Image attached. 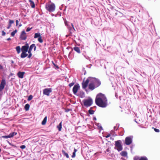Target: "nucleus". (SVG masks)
<instances>
[{
	"instance_id": "f257e3e1",
	"label": "nucleus",
	"mask_w": 160,
	"mask_h": 160,
	"mask_svg": "<svg viewBox=\"0 0 160 160\" xmlns=\"http://www.w3.org/2000/svg\"><path fill=\"white\" fill-rule=\"evenodd\" d=\"M95 103L98 106L104 108L108 105V100L105 95L99 93L96 96L95 98Z\"/></svg>"
},
{
	"instance_id": "f03ea898",
	"label": "nucleus",
	"mask_w": 160,
	"mask_h": 160,
	"mask_svg": "<svg viewBox=\"0 0 160 160\" xmlns=\"http://www.w3.org/2000/svg\"><path fill=\"white\" fill-rule=\"evenodd\" d=\"M101 83V82L99 79L91 77L88 88L90 90H93L100 86Z\"/></svg>"
},
{
	"instance_id": "7ed1b4c3",
	"label": "nucleus",
	"mask_w": 160,
	"mask_h": 160,
	"mask_svg": "<svg viewBox=\"0 0 160 160\" xmlns=\"http://www.w3.org/2000/svg\"><path fill=\"white\" fill-rule=\"evenodd\" d=\"M29 47V45L28 43H27L25 45L22 47L21 50L22 53L21 55V58H23L28 56V54L26 53V52H28Z\"/></svg>"
},
{
	"instance_id": "20e7f679",
	"label": "nucleus",
	"mask_w": 160,
	"mask_h": 160,
	"mask_svg": "<svg viewBox=\"0 0 160 160\" xmlns=\"http://www.w3.org/2000/svg\"><path fill=\"white\" fill-rule=\"evenodd\" d=\"M115 149H117L118 152L121 151L123 149L121 141L120 140L115 141Z\"/></svg>"
},
{
	"instance_id": "39448f33",
	"label": "nucleus",
	"mask_w": 160,
	"mask_h": 160,
	"mask_svg": "<svg viewBox=\"0 0 160 160\" xmlns=\"http://www.w3.org/2000/svg\"><path fill=\"white\" fill-rule=\"evenodd\" d=\"M82 102L84 106L87 107L90 106L92 104V100L91 98L84 100H83Z\"/></svg>"
},
{
	"instance_id": "423d86ee",
	"label": "nucleus",
	"mask_w": 160,
	"mask_h": 160,
	"mask_svg": "<svg viewBox=\"0 0 160 160\" xmlns=\"http://www.w3.org/2000/svg\"><path fill=\"white\" fill-rule=\"evenodd\" d=\"M90 78L91 77H89L85 81L83 80L82 82V88L85 89L86 91V88H87L89 82H90Z\"/></svg>"
},
{
	"instance_id": "0eeeda50",
	"label": "nucleus",
	"mask_w": 160,
	"mask_h": 160,
	"mask_svg": "<svg viewBox=\"0 0 160 160\" xmlns=\"http://www.w3.org/2000/svg\"><path fill=\"white\" fill-rule=\"evenodd\" d=\"M133 136H130L126 138L125 140V143L127 145H129L132 143Z\"/></svg>"
},
{
	"instance_id": "6e6552de",
	"label": "nucleus",
	"mask_w": 160,
	"mask_h": 160,
	"mask_svg": "<svg viewBox=\"0 0 160 160\" xmlns=\"http://www.w3.org/2000/svg\"><path fill=\"white\" fill-rule=\"evenodd\" d=\"M80 87L78 84L75 85L73 87L72 91L74 94L76 95Z\"/></svg>"
},
{
	"instance_id": "1a4fd4ad",
	"label": "nucleus",
	"mask_w": 160,
	"mask_h": 160,
	"mask_svg": "<svg viewBox=\"0 0 160 160\" xmlns=\"http://www.w3.org/2000/svg\"><path fill=\"white\" fill-rule=\"evenodd\" d=\"M6 85V81L5 79H2V80L0 85V92L2 91L3 89Z\"/></svg>"
},
{
	"instance_id": "9d476101",
	"label": "nucleus",
	"mask_w": 160,
	"mask_h": 160,
	"mask_svg": "<svg viewBox=\"0 0 160 160\" xmlns=\"http://www.w3.org/2000/svg\"><path fill=\"white\" fill-rule=\"evenodd\" d=\"M134 160H148L145 157H138L136 156L134 158Z\"/></svg>"
},
{
	"instance_id": "9b49d317",
	"label": "nucleus",
	"mask_w": 160,
	"mask_h": 160,
	"mask_svg": "<svg viewBox=\"0 0 160 160\" xmlns=\"http://www.w3.org/2000/svg\"><path fill=\"white\" fill-rule=\"evenodd\" d=\"M20 38L22 40H25L26 39L27 36L26 33L24 31H23L22 32Z\"/></svg>"
},
{
	"instance_id": "f8f14e48",
	"label": "nucleus",
	"mask_w": 160,
	"mask_h": 160,
	"mask_svg": "<svg viewBox=\"0 0 160 160\" xmlns=\"http://www.w3.org/2000/svg\"><path fill=\"white\" fill-rule=\"evenodd\" d=\"M52 67L55 69H57L59 68L58 66L57 65V62H56L52 61Z\"/></svg>"
},
{
	"instance_id": "ddd939ff",
	"label": "nucleus",
	"mask_w": 160,
	"mask_h": 160,
	"mask_svg": "<svg viewBox=\"0 0 160 160\" xmlns=\"http://www.w3.org/2000/svg\"><path fill=\"white\" fill-rule=\"evenodd\" d=\"M33 48H34V50L35 51L36 49V47L34 44H32L30 46L28 51H29V52H31V51Z\"/></svg>"
},
{
	"instance_id": "4468645a",
	"label": "nucleus",
	"mask_w": 160,
	"mask_h": 160,
	"mask_svg": "<svg viewBox=\"0 0 160 160\" xmlns=\"http://www.w3.org/2000/svg\"><path fill=\"white\" fill-rule=\"evenodd\" d=\"M24 74V72H19L18 73V75L19 78H22L23 77V75Z\"/></svg>"
},
{
	"instance_id": "2eb2a0df",
	"label": "nucleus",
	"mask_w": 160,
	"mask_h": 160,
	"mask_svg": "<svg viewBox=\"0 0 160 160\" xmlns=\"http://www.w3.org/2000/svg\"><path fill=\"white\" fill-rule=\"evenodd\" d=\"M50 90L49 89H45L43 90V94L48 96L49 94Z\"/></svg>"
},
{
	"instance_id": "dca6fc26",
	"label": "nucleus",
	"mask_w": 160,
	"mask_h": 160,
	"mask_svg": "<svg viewBox=\"0 0 160 160\" xmlns=\"http://www.w3.org/2000/svg\"><path fill=\"white\" fill-rule=\"evenodd\" d=\"M55 9V6L54 4L52 3L51 4V12L54 11Z\"/></svg>"
},
{
	"instance_id": "f3484780",
	"label": "nucleus",
	"mask_w": 160,
	"mask_h": 160,
	"mask_svg": "<svg viewBox=\"0 0 160 160\" xmlns=\"http://www.w3.org/2000/svg\"><path fill=\"white\" fill-rule=\"evenodd\" d=\"M73 49L78 53H80L81 52L80 48L78 47H74Z\"/></svg>"
},
{
	"instance_id": "a211bd4d",
	"label": "nucleus",
	"mask_w": 160,
	"mask_h": 160,
	"mask_svg": "<svg viewBox=\"0 0 160 160\" xmlns=\"http://www.w3.org/2000/svg\"><path fill=\"white\" fill-rule=\"evenodd\" d=\"M84 92L83 91L80 92V93L78 94V96L81 98L84 97Z\"/></svg>"
},
{
	"instance_id": "6ab92c4d",
	"label": "nucleus",
	"mask_w": 160,
	"mask_h": 160,
	"mask_svg": "<svg viewBox=\"0 0 160 160\" xmlns=\"http://www.w3.org/2000/svg\"><path fill=\"white\" fill-rule=\"evenodd\" d=\"M62 122H61L57 126V128L58 129V130L59 131H60L61 130L62 128Z\"/></svg>"
},
{
	"instance_id": "aec40b11",
	"label": "nucleus",
	"mask_w": 160,
	"mask_h": 160,
	"mask_svg": "<svg viewBox=\"0 0 160 160\" xmlns=\"http://www.w3.org/2000/svg\"><path fill=\"white\" fill-rule=\"evenodd\" d=\"M62 152L63 155L64 156H65L67 158H69V156L68 155V154L64 150H62Z\"/></svg>"
},
{
	"instance_id": "412c9836",
	"label": "nucleus",
	"mask_w": 160,
	"mask_h": 160,
	"mask_svg": "<svg viewBox=\"0 0 160 160\" xmlns=\"http://www.w3.org/2000/svg\"><path fill=\"white\" fill-rule=\"evenodd\" d=\"M121 155L123 157H126L127 155V153L126 151H123L120 153Z\"/></svg>"
},
{
	"instance_id": "4be33fe9",
	"label": "nucleus",
	"mask_w": 160,
	"mask_h": 160,
	"mask_svg": "<svg viewBox=\"0 0 160 160\" xmlns=\"http://www.w3.org/2000/svg\"><path fill=\"white\" fill-rule=\"evenodd\" d=\"M46 8L47 10L50 12V4L49 2L46 4Z\"/></svg>"
},
{
	"instance_id": "5701e85b",
	"label": "nucleus",
	"mask_w": 160,
	"mask_h": 160,
	"mask_svg": "<svg viewBox=\"0 0 160 160\" xmlns=\"http://www.w3.org/2000/svg\"><path fill=\"white\" fill-rule=\"evenodd\" d=\"M17 134V133L15 132H13L9 134V137H10V138L12 137L13 136L16 135Z\"/></svg>"
},
{
	"instance_id": "b1692460",
	"label": "nucleus",
	"mask_w": 160,
	"mask_h": 160,
	"mask_svg": "<svg viewBox=\"0 0 160 160\" xmlns=\"http://www.w3.org/2000/svg\"><path fill=\"white\" fill-rule=\"evenodd\" d=\"M47 120V117H46L43 119V120L42 122V125H45L46 122Z\"/></svg>"
},
{
	"instance_id": "393cba45",
	"label": "nucleus",
	"mask_w": 160,
	"mask_h": 160,
	"mask_svg": "<svg viewBox=\"0 0 160 160\" xmlns=\"http://www.w3.org/2000/svg\"><path fill=\"white\" fill-rule=\"evenodd\" d=\"M29 1L31 3L30 5H31V7L32 8H34L35 7V4H34V2L32 1L31 0H29Z\"/></svg>"
},
{
	"instance_id": "a878e982",
	"label": "nucleus",
	"mask_w": 160,
	"mask_h": 160,
	"mask_svg": "<svg viewBox=\"0 0 160 160\" xmlns=\"http://www.w3.org/2000/svg\"><path fill=\"white\" fill-rule=\"evenodd\" d=\"M16 50L18 54L20 53L21 51V48L19 46H17L16 47Z\"/></svg>"
},
{
	"instance_id": "bb28decb",
	"label": "nucleus",
	"mask_w": 160,
	"mask_h": 160,
	"mask_svg": "<svg viewBox=\"0 0 160 160\" xmlns=\"http://www.w3.org/2000/svg\"><path fill=\"white\" fill-rule=\"evenodd\" d=\"M41 37V36L40 35V33L38 32V33H35L34 38H36L38 37V38H39V37Z\"/></svg>"
},
{
	"instance_id": "cd10ccee",
	"label": "nucleus",
	"mask_w": 160,
	"mask_h": 160,
	"mask_svg": "<svg viewBox=\"0 0 160 160\" xmlns=\"http://www.w3.org/2000/svg\"><path fill=\"white\" fill-rule=\"evenodd\" d=\"M30 106L28 104H27L25 105V108L26 110L28 111L29 110Z\"/></svg>"
},
{
	"instance_id": "c85d7f7f",
	"label": "nucleus",
	"mask_w": 160,
	"mask_h": 160,
	"mask_svg": "<svg viewBox=\"0 0 160 160\" xmlns=\"http://www.w3.org/2000/svg\"><path fill=\"white\" fill-rule=\"evenodd\" d=\"M88 112L90 114H93L94 113V111L92 109H90L88 110Z\"/></svg>"
},
{
	"instance_id": "c756f323",
	"label": "nucleus",
	"mask_w": 160,
	"mask_h": 160,
	"mask_svg": "<svg viewBox=\"0 0 160 160\" xmlns=\"http://www.w3.org/2000/svg\"><path fill=\"white\" fill-rule=\"evenodd\" d=\"M17 32V30H15L14 31L12 32L11 34V35L12 36H14L15 34Z\"/></svg>"
},
{
	"instance_id": "7c9ffc66",
	"label": "nucleus",
	"mask_w": 160,
	"mask_h": 160,
	"mask_svg": "<svg viewBox=\"0 0 160 160\" xmlns=\"http://www.w3.org/2000/svg\"><path fill=\"white\" fill-rule=\"evenodd\" d=\"M38 41L41 42V43H42V42H43V41L42 39V37H39L38 38Z\"/></svg>"
},
{
	"instance_id": "2f4dec72",
	"label": "nucleus",
	"mask_w": 160,
	"mask_h": 160,
	"mask_svg": "<svg viewBox=\"0 0 160 160\" xmlns=\"http://www.w3.org/2000/svg\"><path fill=\"white\" fill-rule=\"evenodd\" d=\"M152 129H153L155 131L157 132H160L159 130L158 129L154 128L153 127L152 128Z\"/></svg>"
},
{
	"instance_id": "473e14b6",
	"label": "nucleus",
	"mask_w": 160,
	"mask_h": 160,
	"mask_svg": "<svg viewBox=\"0 0 160 160\" xmlns=\"http://www.w3.org/2000/svg\"><path fill=\"white\" fill-rule=\"evenodd\" d=\"M32 98V95H30L28 97V101L31 100Z\"/></svg>"
},
{
	"instance_id": "72a5a7b5",
	"label": "nucleus",
	"mask_w": 160,
	"mask_h": 160,
	"mask_svg": "<svg viewBox=\"0 0 160 160\" xmlns=\"http://www.w3.org/2000/svg\"><path fill=\"white\" fill-rule=\"evenodd\" d=\"M74 84H75V82H72L70 83V84H69V87H72V86H73Z\"/></svg>"
},
{
	"instance_id": "f704fd0d",
	"label": "nucleus",
	"mask_w": 160,
	"mask_h": 160,
	"mask_svg": "<svg viewBox=\"0 0 160 160\" xmlns=\"http://www.w3.org/2000/svg\"><path fill=\"white\" fill-rule=\"evenodd\" d=\"M14 22V21L13 20H9V23L10 25H11V24L13 23Z\"/></svg>"
},
{
	"instance_id": "c9c22d12",
	"label": "nucleus",
	"mask_w": 160,
	"mask_h": 160,
	"mask_svg": "<svg viewBox=\"0 0 160 160\" xmlns=\"http://www.w3.org/2000/svg\"><path fill=\"white\" fill-rule=\"evenodd\" d=\"M28 53H29V55L28 56V58H31V57L32 56V53L31 52H29V51H28Z\"/></svg>"
},
{
	"instance_id": "e433bc0d",
	"label": "nucleus",
	"mask_w": 160,
	"mask_h": 160,
	"mask_svg": "<svg viewBox=\"0 0 160 160\" xmlns=\"http://www.w3.org/2000/svg\"><path fill=\"white\" fill-rule=\"evenodd\" d=\"M2 137L3 138H10L9 135L8 136H2Z\"/></svg>"
},
{
	"instance_id": "4c0bfd02",
	"label": "nucleus",
	"mask_w": 160,
	"mask_h": 160,
	"mask_svg": "<svg viewBox=\"0 0 160 160\" xmlns=\"http://www.w3.org/2000/svg\"><path fill=\"white\" fill-rule=\"evenodd\" d=\"M20 147L21 148L23 149L25 148L26 146L24 145H22Z\"/></svg>"
},
{
	"instance_id": "58836bf2",
	"label": "nucleus",
	"mask_w": 160,
	"mask_h": 160,
	"mask_svg": "<svg viewBox=\"0 0 160 160\" xmlns=\"http://www.w3.org/2000/svg\"><path fill=\"white\" fill-rule=\"evenodd\" d=\"M76 154L75 153V152H73L72 155V158H74L75 157Z\"/></svg>"
},
{
	"instance_id": "ea45409f",
	"label": "nucleus",
	"mask_w": 160,
	"mask_h": 160,
	"mask_svg": "<svg viewBox=\"0 0 160 160\" xmlns=\"http://www.w3.org/2000/svg\"><path fill=\"white\" fill-rule=\"evenodd\" d=\"M5 34H6V33L4 31H2V36L5 35Z\"/></svg>"
},
{
	"instance_id": "a19ab883",
	"label": "nucleus",
	"mask_w": 160,
	"mask_h": 160,
	"mask_svg": "<svg viewBox=\"0 0 160 160\" xmlns=\"http://www.w3.org/2000/svg\"><path fill=\"white\" fill-rule=\"evenodd\" d=\"M110 136H111L110 134H108L106 136H105V137L106 138H108L110 137Z\"/></svg>"
},
{
	"instance_id": "79ce46f5",
	"label": "nucleus",
	"mask_w": 160,
	"mask_h": 160,
	"mask_svg": "<svg viewBox=\"0 0 160 160\" xmlns=\"http://www.w3.org/2000/svg\"><path fill=\"white\" fill-rule=\"evenodd\" d=\"M31 29V28H28L27 30H26V31L27 32H29V31H30Z\"/></svg>"
},
{
	"instance_id": "37998d69",
	"label": "nucleus",
	"mask_w": 160,
	"mask_h": 160,
	"mask_svg": "<svg viewBox=\"0 0 160 160\" xmlns=\"http://www.w3.org/2000/svg\"><path fill=\"white\" fill-rule=\"evenodd\" d=\"M16 26H17L18 25V22H19L18 21V20H16Z\"/></svg>"
},
{
	"instance_id": "c03bdc74",
	"label": "nucleus",
	"mask_w": 160,
	"mask_h": 160,
	"mask_svg": "<svg viewBox=\"0 0 160 160\" xmlns=\"http://www.w3.org/2000/svg\"><path fill=\"white\" fill-rule=\"evenodd\" d=\"M11 27V25L9 24V25L7 27L8 29H9Z\"/></svg>"
},
{
	"instance_id": "a18cd8bd",
	"label": "nucleus",
	"mask_w": 160,
	"mask_h": 160,
	"mask_svg": "<svg viewBox=\"0 0 160 160\" xmlns=\"http://www.w3.org/2000/svg\"><path fill=\"white\" fill-rule=\"evenodd\" d=\"M69 111H70V109H67L66 110V112H69Z\"/></svg>"
},
{
	"instance_id": "49530a36",
	"label": "nucleus",
	"mask_w": 160,
	"mask_h": 160,
	"mask_svg": "<svg viewBox=\"0 0 160 160\" xmlns=\"http://www.w3.org/2000/svg\"><path fill=\"white\" fill-rule=\"evenodd\" d=\"M77 149H74V152H75V153H76V152H77Z\"/></svg>"
},
{
	"instance_id": "de8ad7c7",
	"label": "nucleus",
	"mask_w": 160,
	"mask_h": 160,
	"mask_svg": "<svg viewBox=\"0 0 160 160\" xmlns=\"http://www.w3.org/2000/svg\"><path fill=\"white\" fill-rule=\"evenodd\" d=\"M71 25H72V27L73 28H74V26H73V24H72V23L71 24Z\"/></svg>"
},
{
	"instance_id": "09e8293b",
	"label": "nucleus",
	"mask_w": 160,
	"mask_h": 160,
	"mask_svg": "<svg viewBox=\"0 0 160 160\" xmlns=\"http://www.w3.org/2000/svg\"><path fill=\"white\" fill-rule=\"evenodd\" d=\"M7 40H11V38H8L7 39Z\"/></svg>"
},
{
	"instance_id": "8fccbe9b",
	"label": "nucleus",
	"mask_w": 160,
	"mask_h": 160,
	"mask_svg": "<svg viewBox=\"0 0 160 160\" xmlns=\"http://www.w3.org/2000/svg\"><path fill=\"white\" fill-rule=\"evenodd\" d=\"M2 66L0 65V69H2Z\"/></svg>"
},
{
	"instance_id": "3c124183",
	"label": "nucleus",
	"mask_w": 160,
	"mask_h": 160,
	"mask_svg": "<svg viewBox=\"0 0 160 160\" xmlns=\"http://www.w3.org/2000/svg\"><path fill=\"white\" fill-rule=\"evenodd\" d=\"M116 128V127H114V130H116L117 129Z\"/></svg>"
},
{
	"instance_id": "603ef678",
	"label": "nucleus",
	"mask_w": 160,
	"mask_h": 160,
	"mask_svg": "<svg viewBox=\"0 0 160 160\" xmlns=\"http://www.w3.org/2000/svg\"><path fill=\"white\" fill-rule=\"evenodd\" d=\"M96 82H93V84H94L95 85H96Z\"/></svg>"
},
{
	"instance_id": "864d4df0",
	"label": "nucleus",
	"mask_w": 160,
	"mask_h": 160,
	"mask_svg": "<svg viewBox=\"0 0 160 160\" xmlns=\"http://www.w3.org/2000/svg\"><path fill=\"white\" fill-rule=\"evenodd\" d=\"M121 159H122V160H124V159L123 158H122Z\"/></svg>"
},
{
	"instance_id": "5fc2aeb1",
	"label": "nucleus",
	"mask_w": 160,
	"mask_h": 160,
	"mask_svg": "<svg viewBox=\"0 0 160 160\" xmlns=\"http://www.w3.org/2000/svg\"><path fill=\"white\" fill-rule=\"evenodd\" d=\"M21 26H22V25L20 24V25H19V27H21Z\"/></svg>"
},
{
	"instance_id": "6e6d98bb",
	"label": "nucleus",
	"mask_w": 160,
	"mask_h": 160,
	"mask_svg": "<svg viewBox=\"0 0 160 160\" xmlns=\"http://www.w3.org/2000/svg\"><path fill=\"white\" fill-rule=\"evenodd\" d=\"M94 119L95 120L96 119V118H94Z\"/></svg>"
},
{
	"instance_id": "4d7b16f0",
	"label": "nucleus",
	"mask_w": 160,
	"mask_h": 160,
	"mask_svg": "<svg viewBox=\"0 0 160 160\" xmlns=\"http://www.w3.org/2000/svg\"><path fill=\"white\" fill-rule=\"evenodd\" d=\"M1 151V149L0 148V152Z\"/></svg>"
},
{
	"instance_id": "13d9d810",
	"label": "nucleus",
	"mask_w": 160,
	"mask_h": 160,
	"mask_svg": "<svg viewBox=\"0 0 160 160\" xmlns=\"http://www.w3.org/2000/svg\"><path fill=\"white\" fill-rule=\"evenodd\" d=\"M159 108L160 109V105L159 106Z\"/></svg>"
}]
</instances>
